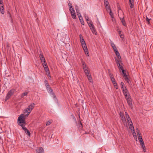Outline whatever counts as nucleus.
Returning <instances> with one entry per match:
<instances>
[{
    "instance_id": "obj_44",
    "label": "nucleus",
    "mask_w": 153,
    "mask_h": 153,
    "mask_svg": "<svg viewBox=\"0 0 153 153\" xmlns=\"http://www.w3.org/2000/svg\"><path fill=\"white\" fill-rule=\"evenodd\" d=\"M120 37L122 39H123L124 37V36L123 34H120Z\"/></svg>"
},
{
    "instance_id": "obj_24",
    "label": "nucleus",
    "mask_w": 153,
    "mask_h": 153,
    "mask_svg": "<svg viewBox=\"0 0 153 153\" xmlns=\"http://www.w3.org/2000/svg\"><path fill=\"white\" fill-rule=\"evenodd\" d=\"M151 18H149L147 16L146 17V21L147 24L149 25H150V21L151 20Z\"/></svg>"
},
{
    "instance_id": "obj_23",
    "label": "nucleus",
    "mask_w": 153,
    "mask_h": 153,
    "mask_svg": "<svg viewBox=\"0 0 153 153\" xmlns=\"http://www.w3.org/2000/svg\"><path fill=\"white\" fill-rule=\"evenodd\" d=\"M39 57L42 62V61L45 60V59L44 57L42 54L40 53L39 55Z\"/></svg>"
},
{
    "instance_id": "obj_19",
    "label": "nucleus",
    "mask_w": 153,
    "mask_h": 153,
    "mask_svg": "<svg viewBox=\"0 0 153 153\" xmlns=\"http://www.w3.org/2000/svg\"><path fill=\"white\" fill-rule=\"evenodd\" d=\"M85 75H86L87 77H88V78L89 81L90 82H92V77L91 76V75L89 73H88V74H85Z\"/></svg>"
},
{
    "instance_id": "obj_1",
    "label": "nucleus",
    "mask_w": 153,
    "mask_h": 153,
    "mask_svg": "<svg viewBox=\"0 0 153 153\" xmlns=\"http://www.w3.org/2000/svg\"><path fill=\"white\" fill-rule=\"evenodd\" d=\"M18 123L19 126H25L26 124L25 119L24 115L22 114H21L18 119Z\"/></svg>"
},
{
    "instance_id": "obj_25",
    "label": "nucleus",
    "mask_w": 153,
    "mask_h": 153,
    "mask_svg": "<svg viewBox=\"0 0 153 153\" xmlns=\"http://www.w3.org/2000/svg\"><path fill=\"white\" fill-rule=\"evenodd\" d=\"M88 24L89 25V26L90 28H92V27H94V25L92 23L91 21H89V22H88Z\"/></svg>"
},
{
    "instance_id": "obj_9",
    "label": "nucleus",
    "mask_w": 153,
    "mask_h": 153,
    "mask_svg": "<svg viewBox=\"0 0 153 153\" xmlns=\"http://www.w3.org/2000/svg\"><path fill=\"white\" fill-rule=\"evenodd\" d=\"M122 90L125 98L128 97H130V95L129 92L126 87H125L124 88L122 89Z\"/></svg>"
},
{
    "instance_id": "obj_40",
    "label": "nucleus",
    "mask_w": 153,
    "mask_h": 153,
    "mask_svg": "<svg viewBox=\"0 0 153 153\" xmlns=\"http://www.w3.org/2000/svg\"><path fill=\"white\" fill-rule=\"evenodd\" d=\"M85 19L87 21V22L88 23V22H89V21H91V20H89V18L88 16H85Z\"/></svg>"
},
{
    "instance_id": "obj_7",
    "label": "nucleus",
    "mask_w": 153,
    "mask_h": 153,
    "mask_svg": "<svg viewBox=\"0 0 153 153\" xmlns=\"http://www.w3.org/2000/svg\"><path fill=\"white\" fill-rule=\"evenodd\" d=\"M81 43L82 44V47L83 48V50H84L85 52V54L86 56H89L88 51L87 49L85 41H84L82 42H81Z\"/></svg>"
},
{
    "instance_id": "obj_18",
    "label": "nucleus",
    "mask_w": 153,
    "mask_h": 153,
    "mask_svg": "<svg viewBox=\"0 0 153 153\" xmlns=\"http://www.w3.org/2000/svg\"><path fill=\"white\" fill-rule=\"evenodd\" d=\"M129 5H130V8L132 9L133 8L134 6V0H129Z\"/></svg>"
},
{
    "instance_id": "obj_22",
    "label": "nucleus",
    "mask_w": 153,
    "mask_h": 153,
    "mask_svg": "<svg viewBox=\"0 0 153 153\" xmlns=\"http://www.w3.org/2000/svg\"><path fill=\"white\" fill-rule=\"evenodd\" d=\"M111 82L112 83H113L114 86H117V84L116 82L115 79L114 78H112V79H111Z\"/></svg>"
},
{
    "instance_id": "obj_35",
    "label": "nucleus",
    "mask_w": 153,
    "mask_h": 153,
    "mask_svg": "<svg viewBox=\"0 0 153 153\" xmlns=\"http://www.w3.org/2000/svg\"><path fill=\"white\" fill-rule=\"evenodd\" d=\"M124 77L126 82H127L128 83H129L130 81V80L128 78L127 75Z\"/></svg>"
},
{
    "instance_id": "obj_16",
    "label": "nucleus",
    "mask_w": 153,
    "mask_h": 153,
    "mask_svg": "<svg viewBox=\"0 0 153 153\" xmlns=\"http://www.w3.org/2000/svg\"><path fill=\"white\" fill-rule=\"evenodd\" d=\"M120 115L121 118V119L123 122L125 123L126 122V120L125 117L124 116V114L123 113L120 112Z\"/></svg>"
},
{
    "instance_id": "obj_4",
    "label": "nucleus",
    "mask_w": 153,
    "mask_h": 153,
    "mask_svg": "<svg viewBox=\"0 0 153 153\" xmlns=\"http://www.w3.org/2000/svg\"><path fill=\"white\" fill-rule=\"evenodd\" d=\"M115 59L116 61L117 65L118 66L119 70H122V72L123 74L124 75V77L127 76L126 73L125 72V70L123 69V66L121 65V64H120V63L119 62V61L117 60V59L116 58V57H115Z\"/></svg>"
},
{
    "instance_id": "obj_47",
    "label": "nucleus",
    "mask_w": 153,
    "mask_h": 153,
    "mask_svg": "<svg viewBox=\"0 0 153 153\" xmlns=\"http://www.w3.org/2000/svg\"><path fill=\"white\" fill-rule=\"evenodd\" d=\"M76 9V12L78 13L79 12V10L77 8Z\"/></svg>"
},
{
    "instance_id": "obj_32",
    "label": "nucleus",
    "mask_w": 153,
    "mask_h": 153,
    "mask_svg": "<svg viewBox=\"0 0 153 153\" xmlns=\"http://www.w3.org/2000/svg\"><path fill=\"white\" fill-rule=\"evenodd\" d=\"M104 3L105 6L108 5L109 3L107 0H104Z\"/></svg>"
},
{
    "instance_id": "obj_29",
    "label": "nucleus",
    "mask_w": 153,
    "mask_h": 153,
    "mask_svg": "<svg viewBox=\"0 0 153 153\" xmlns=\"http://www.w3.org/2000/svg\"><path fill=\"white\" fill-rule=\"evenodd\" d=\"M44 82L46 88L47 87H48L49 86H50L49 84L48 83V82L47 80H45Z\"/></svg>"
},
{
    "instance_id": "obj_17",
    "label": "nucleus",
    "mask_w": 153,
    "mask_h": 153,
    "mask_svg": "<svg viewBox=\"0 0 153 153\" xmlns=\"http://www.w3.org/2000/svg\"><path fill=\"white\" fill-rule=\"evenodd\" d=\"M4 6L2 4V3L1 4H0V10L1 13L2 14H3L4 13Z\"/></svg>"
},
{
    "instance_id": "obj_41",
    "label": "nucleus",
    "mask_w": 153,
    "mask_h": 153,
    "mask_svg": "<svg viewBox=\"0 0 153 153\" xmlns=\"http://www.w3.org/2000/svg\"><path fill=\"white\" fill-rule=\"evenodd\" d=\"M109 75L111 79H112V78H114V77H113V74H111V73H109Z\"/></svg>"
},
{
    "instance_id": "obj_39",
    "label": "nucleus",
    "mask_w": 153,
    "mask_h": 153,
    "mask_svg": "<svg viewBox=\"0 0 153 153\" xmlns=\"http://www.w3.org/2000/svg\"><path fill=\"white\" fill-rule=\"evenodd\" d=\"M105 7H106V8L107 10H109V11H110V10H111V9H110V7L108 5V6H105Z\"/></svg>"
},
{
    "instance_id": "obj_51",
    "label": "nucleus",
    "mask_w": 153,
    "mask_h": 153,
    "mask_svg": "<svg viewBox=\"0 0 153 153\" xmlns=\"http://www.w3.org/2000/svg\"><path fill=\"white\" fill-rule=\"evenodd\" d=\"M80 124L81 125V126H82V123L80 122Z\"/></svg>"
},
{
    "instance_id": "obj_12",
    "label": "nucleus",
    "mask_w": 153,
    "mask_h": 153,
    "mask_svg": "<svg viewBox=\"0 0 153 153\" xmlns=\"http://www.w3.org/2000/svg\"><path fill=\"white\" fill-rule=\"evenodd\" d=\"M46 88L48 92L50 93L51 95H52V97L53 98H55L56 97V96L50 87L49 86L48 87H47Z\"/></svg>"
},
{
    "instance_id": "obj_48",
    "label": "nucleus",
    "mask_w": 153,
    "mask_h": 153,
    "mask_svg": "<svg viewBox=\"0 0 153 153\" xmlns=\"http://www.w3.org/2000/svg\"><path fill=\"white\" fill-rule=\"evenodd\" d=\"M68 5L69 6V7L70 6H71L72 4H71V3L70 2H69V3H68Z\"/></svg>"
},
{
    "instance_id": "obj_21",
    "label": "nucleus",
    "mask_w": 153,
    "mask_h": 153,
    "mask_svg": "<svg viewBox=\"0 0 153 153\" xmlns=\"http://www.w3.org/2000/svg\"><path fill=\"white\" fill-rule=\"evenodd\" d=\"M90 29L93 33L95 35H97V32L95 29L94 26L92 27V28L91 27Z\"/></svg>"
},
{
    "instance_id": "obj_34",
    "label": "nucleus",
    "mask_w": 153,
    "mask_h": 153,
    "mask_svg": "<svg viewBox=\"0 0 153 153\" xmlns=\"http://www.w3.org/2000/svg\"><path fill=\"white\" fill-rule=\"evenodd\" d=\"M43 67H45L47 66V64L45 60L42 61V62Z\"/></svg>"
},
{
    "instance_id": "obj_5",
    "label": "nucleus",
    "mask_w": 153,
    "mask_h": 153,
    "mask_svg": "<svg viewBox=\"0 0 153 153\" xmlns=\"http://www.w3.org/2000/svg\"><path fill=\"white\" fill-rule=\"evenodd\" d=\"M81 61L82 65L83 70L85 74H87L88 73H90L89 70H88V68L87 67V65L82 59H81Z\"/></svg>"
},
{
    "instance_id": "obj_14",
    "label": "nucleus",
    "mask_w": 153,
    "mask_h": 153,
    "mask_svg": "<svg viewBox=\"0 0 153 153\" xmlns=\"http://www.w3.org/2000/svg\"><path fill=\"white\" fill-rule=\"evenodd\" d=\"M36 151V153H44V150L42 147H38Z\"/></svg>"
},
{
    "instance_id": "obj_46",
    "label": "nucleus",
    "mask_w": 153,
    "mask_h": 153,
    "mask_svg": "<svg viewBox=\"0 0 153 153\" xmlns=\"http://www.w3.org/2000/svg\"><path fill=\"white\" fill-rule=\"evenodd\" d=\"M118 33H119V35H120V34H122L121 33H122V31H118Z\"/></svg>"
},
{
    "instance_id": "obj_30",
    "label": "nucleus",
    "mask_w": 153,
    "mask_h": 153,
    "mask_svg": "<svg viewBox=\"0 0 153 153\" xmlns=\"http://www.w3.org/2000/svg\"><path fill=\"white\" fill-rule=\"evenodd\" d=\"M79 36L81 42L85 41L82 35L80 34Z\"/></svg>"
},
{
    "instance_id": "obj_33",
    "label": "nucleus",
    "mask_w": 153,
    "mask_h": 153,
    "mask_svg": "<svg viewBox=\"0 0 153 153\" xmlns=\"http://www.w3.org/2000/svg\"><path fill=\"white\" fill-rule=\"evenodd\" d=\"M69 10L71 12H71H75V10L74 9L72 8V6H70L69 7Z\"/></svg>"
},
{
    "instance_id": "obj_52",
    "label": "nucleus",
    "mask_w": 153,
    "mask_h": 153,
    "mask_svg": "<svg viewBox=\"0 0 153 153\" xmlns=\"http://www.w3.org/2000/svg\"><path fill=\"white\" fill-rule=\"evenodd\" d=\"M85 134H87V133H85Z\"/></svg>"
},
{
    "instance_id": "obj_26",
    "label": "nucleus",
    "mask_w": 153,
    "mask_h": 153,
    "mask_svg": "<svg viewBox=\"0 0 153 153\" xmlns=\"http://www.w3.org/2000/svg\"><path fill=\"white\" fill-rule=\"evenodd\" d=\"M71 16L73 19H76V16L75 12H71Z\"/></svg>"
},
{
    "instance_id": "obj_38",
    "label": "nucleus",
    "mask_w": 153,
    "mask_h": 153,
    "mask_svg": "<svg viewBox=\"0 0 153 153\" xmlns=\"http://www.w3.org/2000/svg\"><path fill=\"white\" fill-rule=\"evenodd\" d=\"M109 15H110V16H111V17L112 18H113V15L112 13V12L111 10H110V12H109Z\"/></svg>"
},
{
    "instance_id": "obj_27",
    "label": "nucleus",
    "mask_w": 153,
    "mask_h": 153,
    "mask_svg": "<svg viewBox=\"0 0 153 153\" xmlns=\"http://www.w3.org/2000/svg\"><path fill=\"white\" fill-rule=\"evenodd\" d=\"M44 68L46 72L48 73L49 75L50 74V72L48 66L44 67Z\"/></svg>"
},
{
    "instance_id": "obj_20",
    "label": "nucleus",
    "mask_w": 153,
    "mask_h": 153,
    "mask_svg": "<svg viewBox=\"0 0 153 153\" xmlns=\"http://www.w3.org/2000/svg\"><path fill=\"white\" fill-rule=\"evenodd\" d=\"M111 47H112L114 52L115 51L117 50V49L116 47L115 46V45H114L113 42H111Z\"/></svg>"
},
{
    "instance_id": "obj_50",
    "label": "nucleus",
    "mask_w": 153,
    "mask_h": 153,
    "mask_svg": "<svg viewBox=\"0 0 153 153\" xmlns=\"http://www.w3.org/2000/svg\"><path fill=\"white\" fill-rule=\"evenodd\" d=\"M2 3V0H0V4Z\"/></svg>"
},
{
    "instance_id": "obj_8",
    "label": "nucleus",
    "mask_w": 153,
    "mask_h": 153,
    "mask_svg": "<svg viewBox=\"0 0 153 153\" xmlns=\"http://www.w3.org/2000/svg\"><path fill=\"white\" fill-rule=\"evenodd\" d=\"M118 15L120 19L122 22L123 25L124 26H126V23L124 19V16H123V12H122V14L121 15L119 13V12H118Z\"/></svg>"
},
{
    "instance_id": "obj_10",
    "label": "nucleus",
    "mask_w": 153,
    "mask_h": 153,
    "mask_svg": "<svg viewBox=\"0 0 153 153\" xmlns=\"http://www.w3.org/2000/svg\"><path fill=\"white\" fill-rule=\"evenodd\" d=\"M127 120L128 124L130 125V126L129 127L130 129H131V131L133 130V133H134L135 131L134 127L131 119H130V120L128 119Z\"/></svg>"
},
{
    "instance_id": "obj_3",
    "label": "nucleus",
    "mask_w": 153,
    "mask_h": 153,
    "mask_svg": "<svg viewBox=\"0 0 153 153\" xmlns=\"http://www.w3.org/2000/svg\"><path fill=\"white\" fill-rule=\"evenodd\" d=\"M35 104L32 103L29 105L27 108L24 110V113L26 114L25 115V116L27 117L31 111L33 109L34 107Z\"/></svg>"
},
{
    "instance_id": "obj_13",
    "label": "nucleus",
    "mask_w": 153,
    "mask_h": 153,
    "mask_svg": "<svg viewBox=\"0 0 153 153\" xmlns=\"http://www.w3.org/2000/svg\"><path fill=\"white\" fill-rule=\"evenodd\" d=\"M114 52L116 54V55L117 57V58L116 57L117 59V60H118L119 61V62L120 63V62L121 64H122V60L121 59V57L118 51H115Z\"/></svg>"
},
{
    "instance_id": "obj_11",
    "label": "nucleus",
    "mask_w": 153,
    "mask_h": 153,
    "mask_svg": "<svg viewBox=\"0 0 153 153\" xmlns=\"http://www.w3.org/2000/svg\"><path fill=\"white\" fill-rule=\"evenodd\" d=\"M126 100H127L128 104L129 106L131 108H132V103L131 100V97H128L125 98Z\"/></svg>"
},
{
    "instance_id": "obj_31",
    "label": "nucleus",
    "mask_w": 153,
    "mask_h": 153,
    "mask_svg": "<svg viewBox=\"0 0 153 153\" xmlns=\"http://www.w3.org/2000/svg\"><path fill=\"white\" fill-rule=\"evenodd\" d=\"M125 116L127 120L128 119L130 120V117L128 114L126 112H125Z\"/></svg>"
},
{
    "instance_id": "obj_43",
    "label": "nucleus",
    "mask_w": 153,
    "mask_h": 153,
    "mask_svg": "<svg viewBox=\"0 0 153 153\" xmlns=\"http://www.w3.org/2000/svg\"><path fill=\"white\" fill-rule=\"evenodd\" d=\"M81 24L83 25H84V22L83 20V19H82V20H79Z\"/></svg>"
},
{
    "instance_id": "obj_45",
    "label": "nucleus",
    "mask_w": 153,
    "mask_h": 153,
    "mask_svg": "<svg viewBox=\"0 0 153 153\" xmlns=\"http://www.w3.org/2000/svg\"><path fill=\"white\" fill-rule=\"evenodd\" d=\"M9 13L10 16V18H11V22H13V20H12V19L11 17V14H10V13Z\"/></svg>"
},
{
    "instance_id": "obj_42",
    "label": "nucleus",
    "mask_w": 153,
    "mask_h": 153,
    "mask_svg": "<svg viewBox=\"0 0 153 153\" xmlns=\"http://www.w3.org/2000/svg\"><path fill=\"white\" fill-rule=\"evenodd\" d=\"M51 122H50L49 121H48L46 123V126H48L51 123Z\"/></svg>"
},
{
    "instance_id": "obj_37",
    "label": "nucleus",
    "mask_w": 153,
    "mask_h": 153,
    "mask_svg": "<svg viewBox=\"0 0 153 153\" xmlns=\"http://www.w3.org/2000/svg\"><path fill=\"white\" fill-rule=\"evenodd\" d=\"M28 93L27 92H25L23 93V94H22L21 95L22 97H23L25 96H27V95Z\"/></svg>"
},
{
    "instance_id": "obj_28",
    "label": "nucleus",
    "mask_w": 153,
    "mask_h": 153,
    "mask_svg": "<svg viewBox=\"0 0 153 153\" xmlns=\"http://www.w3.org/2000/svg\"><path fill=\"white\" fill-rule=\"evenodd\" d=\"M120 86L122 89L124 88L125 87H126L124 83L123 82H121L120 83Z\"/></svg>"
},
{
    "instance_id": "obj_36",
    "label": "nucleus",
    "mask_w": 153,
    "mask_h": 153,
    "mask_svg": "<svg viewBox=\"0 0 153 153\" xmlns=\"http://www.w3.org/2000/svg\"><path fill=\"white\" fill-rule=\"evenodd\" d=\"M77 15L78 16L79 20H81L83 19L82 18L81 16L80 13H78Z\"/></svg>"
},
{
    "instance_id": "obj_2",
    "label": "nucleus",
    "mask_w": 153,
    "mask_h": 153,
    "mask_svg": "<svg viewBox=\"0 0 153 153\" xmlns=\"http://www.w3.org/2000/svg\"><path fill=\"white\" fill-rule=\"evenodd\" d=\"M137 135L138 137V140L140 142L141 146L143 151L144 152H145L146 149L143 140L140 134V131L138 130L137 128Z\"/></svg>"
},
{
    "instance_id": "obj_49",
    "label": "nucleus",
    "mask_w": 153,
    "mask_h": 153,
    "mask_svg": "<svg viewBox=\"0 0 153 153\" xmlns=\"http://www.w3.org/2000/svg\"><path fill=\"white\" fill-rule=\"evenodd\" d=\"M114 86L116 89H118V85H117V86Z\"/></svg>"
},
{
    "instance_id": "obj_6",
    "label": "nucleus",
    "mask_w": 153,
    "mask_h": 153,
    "mask_svg": "<svg viewBox=\"0 0 153 153\" xmlns=\"http://www.w3.org/2000/svg\"><path fill=\"white\" fill-rule=\"evenodd\" d=\"M16 91V89L13 88L10 90L8 92L6 97V100L9 99Z\"/></svg>"
},
{
    "instance_id": "obj_15",
    "label": "nucleus",
    "mask_w": 153,
    "mask_h": 153,
    "mask_svg": "<svg viewBox=\"0 0 153 153\" xmlns=\"http://www.w3.org/2000/svg\"><path fill=\"white\" fill-rule=\"evenodd\" d=\"M22 129L24 130L25 131V133H26V134L28 136H30V131H29V130H28L27 128H26L25 127V126L24 127H23L22 126Z\"/></svg>"
}]
</instances>
